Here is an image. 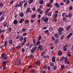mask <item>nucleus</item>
Listing matches in <instances>:
<instances>
[{"label":"nucleus","mask_w":73,"mask_h":73,"mask_svg":"<svg viewBox=\"0 0 73 73\" xmlns=\"http://www.w3.org/2000/svg\"><path fill=\"white\" fill-rule=\"evenodd\" d=\"M33 67V66L32 65H30L29 66V69H31Z\"/></svg>","instance_id":"obj_54"},{"label":"nucleus","mask_w":73,"mask_h":73,"mask_svg":"<svg viewBox=\"0 0 73 73\" xmlns=\"http://www.w3.org/2000/svg\"><path fill=\"white\" fill-rule=\"evenodd\" d=\"M58 34L60 36H61L62 34V31H64V28L62 27H60L58 29Z\"/></svg>","instance_id":"obj_1"},{"label":"nucleus","mask_w":73,"mask_h":73,"mask_svg":"<svg viewBox=\"0 0 73 73\" xmlns=\"http://www.w3.org/2000/svg\"><path fill=\"white\" fill-rule=\"evenodd\" d=\"M33 44L34 45H35L36 44V42H35V40L34 39L33 40Z\"/></svg>","instance_id":"obj_61"},{"label":"nucleus","mask_w":73,"mask_h":73,"mask_svg":"<svg viewBox=\"0 0 73 73\" xmlns=\"http://www.w3.org/2000/svg\"><path fill=\"white\" fill-rule=\"evenodd\" d=\"M55 6H56L57 8H59L60 7V5L57 3H56L55 5Z\"/></svg>","instance_id":"obj_22"},{"label":"nucleus","mask_w":73,"mask_h":73,"mask_svg":"<svg viewBox=\"0 0 73 73\" xmlns=\"http://www.w3.org/2000/svg\"><path fill=\"white\" fill-rule=\"evenodd\" d=\"M66 15V13H63L62 14V16L63 17H64V16H65Z\"/></svg>","instance_id":"obj_42"},{"label":"nucleus","mask_w":73,"mask_h":73,"mask_svg":"<svg viewBox=\"0 0 73 73\" xmlns=\"http://www.w3.org/2000/svg\"><path fill=\"white\" fill-rule=\"evenodd\" d=\"M45 51H43L42 52L41 54V56H44V54H45Z\"/></svg>","instance_id":"obj_35"},{"label":"nucleus","mask_w":73,"mask_h":73,"mask_svg":"<svg viewBox=\"0 0 73 73\" xmlns=\"http://www.w3.org/2000/svg\"><path fill=\"white\" fill-rule=\"evenodd\" d=\"M43 3H44V1H43V0H40L39 2V4H42Z\"/></svg>","instance_id":"obj_31"},{"label":"nucleus","mask_w":73,"mask_h":73,"mask_svg":"<svg viewBox=\"0 0 73 73\" xmlns=\"http://www.w3.org/2000/svg\"><path fill=\"white\" fill-rule=\"evenodd\" d=\"M21 46H20L17 45L16 47V48L17 49H20L21 48Z\"/></svg>","instance_id":"obj_27"},{"label":"nucleus","mask_w":73,"mask_h":73,"mask_svg":"<svg viewBox=\"0 0 73 73\" xmlns=\"http://www.w3.org/2000/svg\"><path fill=\"white\" fill-rule=\"evenodd\" d=\"M36 15L35 14L33 15L32 17V18H35V17H36Z\"/></svg>","instance_id":"obj_41"},{"label":"nucleus","mask_w":73,"mask_h":73,"mask_svg":"<svg viewBox=\"0 0 73 73\" xmlns=\"http://www.w3.org/2000/svg\"><path fill=\"white\" fill-rule=\"evenodd\" d=\"M12 42H13V40L11 39L9 40V43L10 45H12Z\"/></svg>","instance_id":"obj_17"},{"label":"nucleus","mask_w":73,"mask_h":73,"mask_svg":"<svg viewBox=\"0 0 73 73\" xmlns=\"http://www.w3.org/2000/svg\"><path fill=\"white\" fill-rule=\"evenodd\" d=\"M32 11L31 10V9L30 8H28L27 9L26 11V14H28L29 13H32Z\"/></svg>","instance_id":"obj_7"},{"label":"nucleus","mask_w":73,"mask_h":73,"mask_svg":"<svg viewBox=\"0 0 73 73\" xmlns=\"http://www.w3.org/2000/svg\"><path fill=\"white\" fill-rule=\"evenodd\" d=\"M60 41V40L58 39V38H57V39H55V40L54 41V43L55 44H57L58 43V42Z\"/></svg>","instance_id":"obj_11"},{"label":"nucleus","mask_w":73,"mask_h":73,"mask_svg":"<svg viewBox=\"0 0 73 73\" xmlns=\"http://www.w3.org/2000/svg\"><path fill=\"white\" fill-rule=\"evenodd\" d=\"M13 2H14V0H12L11 1V3H10V4L11 5L12 4Z\"/></svg>","instance_id":"obj_60"},{"label":"nucleus","mask_w":73,"mask_h":73,"mask_svg":"<svg viewBox=\"0 0 73 73\" xmlns=\"http://www.w3.org/2000/svg\"><path fill=\"white\" fill-rule=\"evenodd\" d=\"M42 73H46V72L45 71V70H43L41 72Z\"/></svg>","instance_id":"obj_52"},{"label":"nucleus","mask_w":73,"mask_h":73,"mask_svg":"<svg viewBox=\"0 0 73 73\" xmlns=\"http://www.w3.org/2000/svg\"><path fill=\"white\" fill-rule=\"evenodd\" d=\"M51 39L52 41H54V40H55V38H54V37L53 36L52 37V38H51Z\"/></svg>","instance_id":"obj_55"},{"label":"nucleus","mask_w":73,"mask_h":73,"mask_svg":"<svg viewBox=\"0 0 73 73\" xmlns=\"http://www.w3.org/2000/svg\"><path fill=\"white\" fill-rule=\"evenodd\" d=\"M70 2V0H67L66 1V4H68Z\"/></svg>","instance_id":"obj_48"},{"label":"nucleus","mask_w":73,"mask_h":73,"mask_svg":"<svg viewBox=\"0 0 73 73\" xmlns=\"http://www.w3.org/2000/svg\"><path fill=\"white\" fill-rule=\"evenodd\" d=\"M49 11L48 10V9H47L45 12L46 15H47V13H48V12H49Z\"/></svg>","instance_id":"obj_47"},{"label":"nucleus","mask_w":73,"mask_h":73,"mask_svg":"<svg viewBox=\"0 0 73 73\" xmlns=\"http://www.w3.org/2000/svg\"><path fill=\"white\" fill-rule=\"evenodd\" d=\"M68 44H66L64 46L63 48V50L65 52H66L67 50V47H68Z\"/></svg>","instance_id":"obj_10"},{"label":"nucleus","mask_w":73,"mask_h":73,"mask_svg":"<svg viewBox=\"0 0 73 73\" xmlns=\"http://www.w3.org/2000/svg\"><path fill=\"white\" fill-rule=\"evenodd\" d=\"M7 62V61H3L2 62V63L3 64V70H5V68H6V63Z\"/></svg>","instance_id":"obj_3"},{"label":"nucleus","mask_w":73,"mask_h":73,"mask_svg":"<svg viewBox=\"0 0 73 73\" xmlns=\"http://www.w3.org/2000/svg\"><path fill=\"white\" fill-rule=\"evenodd\" d=\"M4 46H7V40H6L5 42Z\"/></svg>","instance_id":"obj_37"},{"label":"nucleus","mask_w":73,"mask_h":73,"mask_svg":"<svg viewBox=\"0 0 73 73\" xmlns=\"http://www.w3.org/2000/svg\"><path fill=\"white\" fill-rule=\"evenodd\" d=\"M48 32H49V31L47 30L44 31L45 33H48Z\"/></svg>","instance_id":"obj_59"},{"label":"nucleus","mask_w":73,"mask_h":73,"mask_svg":"<svg viewBox=\"0 0 73 73\" xmlns=\"http://www.w3.org/2000/svg\"><path fill=\"white\" fill-rule=\"evenodd\" d=\"M52 61L53 62H55L56 61V58L55 57H53L52 58Z\"/></svg>","instance_id":"obj_14"},{"label":"nucleus","mask_w":73,"mask_h":73,"mask_svg":"<svg viewBox=\"0 0 73 73\" xmlns=\"http://www.w3.org/2000/svg\"><path fill=\"white\" fill-rule=\"evenodd\" d=\"M36 10V8L35 7H34L32 9V10L33 11H35Z\"/></svg>","instance_id":"obj_64"},{"label":"nucleus","mask_w":73,"mask_h":73,"mask_svg":"<svg viewBox=\"0 0 73 73\" xmlns=\"http://www.w3.org/2000/svg\"><path fill=\"white\" fill-rule=\"evenodd\" d=\"M48 18L47 17H46L45 18L43 17L42 19V21L44 20V22H46L48 21Z\"/></svg>","instance_id":"obj_8"},{"label":"nucleus","mask_w":73,"mask_h":73,"mask_svg":"<svg viewBox=\"0 0 73 73\" xmlns=\"http://www.w3.org/2000/svg\"><path fill=\"white\" fill-rule=\"evenodd\" d=\"M23 1H21L20 2L19 4H17L16 5L15 7H22V6L23 5Z\"/></svg>","instance_id":"obj_4"},{"label":"nucleus","mask_w":73,"mask_h":73,"mask_svg":"<svg viewBox=\"0 0 73 73\" xmlns=\"http://www.w3.org/2000/svg\"><path fill=\"white\" fill-rule=\"evenodd\" d=\"M72 36V33H70L67 36V38H69L70 37Z\"/></svg>","instance_id":"obj_12"},{"label":"nucleus","mask_w":73,"mask_h":73,"mask_svg":"<svg viewBox=\"0 0 73 73\" xmlns=\"http://www.w3.org/2000/svg\"><path fill=\"white\" fill-rule=\"evenodd\" d=\"M47 28V27L45 26L43 28V30H45V29H46Z\"/></svg>","instance_id":"obj_63"},{"label":"nucleus","mask_w":73,"mask_h":73,"mask_svg":"<svg viewBox=\"0 0 73 73\" xmlns=\"http://www.w3.org/2000/svg\"><path fill=\"white\" fill-rule=\"evenodd\" d=\"M70 10H72L73 9V8L72 7V6H70L69 7Z\"/></svg>","instance_id":"obj_57"},{"label":"nucleus","mask_w":73,"mask_h":73,"mask_svg":"<svg viewBox=\"0 0 73 73\" xmlns=\"http://www.w3.org/2000/svg\"><path fill=\"white\" fill-rule=\"evenodd\" d=\"M30 45V42H28L26 44V46H29Z\"/></svg>","instance_id":"obj_39"},{"label":"nucleus","mask_w":73,"mask_h":73,"mask_svg":"<svg viewBox=\"0 0 73 73\" xmlns=\"http://www.w3.org/2000/svg\"><path fill=\"white\" fill-rule=\"evenodd\" d=\"M58 56H61L62 54V52L61 51H59L58 52Z\"/></svg>","instance_id":"obj_13"},{"label":"nucleus","mask_w":73,"mask_h":73,"mask_svg":"<svg viewBox=\"0 0 73 73\" xmlns=\"http://www.w3.org/2000/svg\"><path fill=\"white\" fill-rule=\"evenodd\" d=\"M41 36L40 35H39L38 38V40L39 41H40V40H41Z\"/></svg>","instance_id":"obj_51"},{"label":"nucleus","mask_w":73,"mask_h":73,"mask_svg":"<svg viewBox=\"0 0 73 73\" xmlns=\"http://www.w3.org/2000/svg\"><path fill=\"white\" fill-rule=\"evenodd\" d=\"M3 16H2L1 17V18L0 19V21H2L3 20V19H4V17H3Z\"/></svg>","instance_id":"obj_36"},{"label":"nucleus","mask_w":73,"mask_h":73,"mask_svg":"<svg viewBox=\"0 0 73 73\" xmlns=\"http://www.w3.org/2000/svg\"><path fill=\"white\" fill-rule=\"evenodd\" d=\"M65 64H66L67 63V61H68V58L66 57H65Z\"/></svg>","instance_id":"obj_29"},{"label":"nucleus","mask_w":73,"mask_h":73,"mask_svg":"<svg viewBox=\"0 0 73 73\" xmlns=\"http://www.w3.org/2000/svg\"><path fill=\"white\" fill-rule=\"evenodd\" d=\"M64 35H62L60 38V40H63V39H64Z\"/></svg>","instance_id":"obj_33"},{"label":"nucleus","mask_w":73,"mask_h":73,"mask_svg":"<svg viewBox=\"0 0 73 73\" xmlns=\"http://www.w3.org/2000/svg\"><path fill=\"white\" fill-rule=\"evenodd\" d=\"M48 17L52 15V13L50 12L48 14Z\"/></svg>","instance_id":"obj_45"},{"label":"nucleus","mask_w":73,"mask_h":73,"mask_svg":"<svg viewBox=\"0 0 73 73\" xmlns=\"http://www.w3.org/2000/svg\"><path fill=\"white\" fill-rule=\"evenodd\" d=\"M33 1V0H29L28 1V3L29 4H31Z\"/></svg>","instance_id":"obj_30"},{"label":"nucleus","mask_w":73,"mask_h":73,"mask_svg":"<svg viewBox=\"0 0 73 73\" xmlns=\"http://www.w3.org/2000/svg\"><path fill=\"white\" fill-rule=\"evenodd\" d=\"M13 23L14 24L17 25V24H18V21L17 20L15 19V20H14Z\"/></svg>","instance_id":"obj_15"},{"label":"nucleus","mask_w":73,"mask_h":73,"mask_svg":"<svg viewBox=\"0 0 73 73\" xmlns=\"http://www.w3.org/2000/svg\"><path fill=\"white\" fill-rule=\"evenodd\" d=\"M24 21V19L22 18L19 21V23H22Z\"/></svg>","instance_id":"obj_19"},{"label":"nucleus","mask_w":73,"mask_h":73,"mask_svg":"<svg viewBox=\"0 0 73 73\" xmlns=\"http://www.w3.org/2000/svg\"><path fill=\"white\" fill-rule=\"evenodd\" d=\"M25 21V22H26L27 23H29V21L28 20H26Z\"/></svg>","instance_id":"obj_56"},{"label":"nucleus","mask_w":73,"mask_h":73,"mask_svg":"<svg viewBox=\"0 0 73 73\" xmlns=\"http://www.w3.org/2000/svg\"><path fill=\"white\" fill-rule=\"evenodd\" d=\"M24 41L23 42H24V43H25V42H26V41H27V38L26 37H25L24 38Z\"/></svg>","instance_id":"obj_32"},{"label":"nucleus","mask_w":73,"mask_h":73,"mask_svg":"<svg viewBox=\"0 0 73 73\" xmlns=\"http://www.w3.org/2000/svg\"><path fill=\"white\" fill-rule=\"evenodd\" d=\"M7 24H8L7 22H4L3 23V25L4 27H6V26L7 25Z\"/></svg>","instance_id":"obj_18"},{"label":"nucleus","mask_w":73,"mask_h":73,"mask_svg":"<svg viewBox=\"0 0 73 73\" xmlns=\"http://www.w3.org/2000/svg\"><path fill=\"white\" fill-rule=\"evenodd\" d=\"M63 20L64 21H66V18L65 17H64L63 18Z\"/></svg>","instance_id":"obj_50"},{"label":"nucleus","mask_w":73,"mask_h":73,"mask_svg":"<svg viewBox=\"0 0 73 73\" xmlns=\"http://www.w3.org/2000/svg\"><path fill=\"white\" fill-rule=\"evenodd\" d=\"M37 49V47L35 46V47L33 48L32 49L30 50L31 53H34L36 50Z\"/></svg>","instance_id":"obj_6"},{"label":"nucleus","mask_w":73,"mask_h":73,"mask_svg":"<svg viewBox=\"0 0 73 73\" xmlns=\"http://www.w3.org/2000/svg\"><path fill=\"white\" fill-rule=\"evenodd\" d=\"M22 52H25V49L23 48L22 49Z\"/></svg>","instance_id":"obj_62"},{"label":"nucleus","mask_w":73,"mask_h":73,"mask_svg":"<svg viewBox=\"0 0 73 73\" xmlns=\"http://www.w3.org/2000/svg\"><path fill=\"white\" fill-rule=\"evenodd\" d=\"M57 69V67L56 66L54 65L53 66V69L54 70H56Z\"/></svg>","instance_id":"obj_38"},{"label":"nucleus","mask_w":73,"mask_h":73,"mask_svg":"<svg viewBox=\"0 0 73 73\" xmlns=\"http://www.w3.org/2000/svg\"><path fill=\"white\" fill-rule=\"evenodd\" d=\"M64 57H62L61 58H60V61H64Z\"/></svg>","instance_id":"obj_21"},{"label":"nucleus","mask_w":73,"mask_h":73,"mask_svg":"<svg viewBox=\"0 0 73 73\" xmlns=\"http://www.w3.org/2000/svg\"><path fill=\"white\" fill-rule=\"evenodd\" d=\"M54 36L56 38H57L58 37V34L57 33L55 34L54 35Z\"/></svg>","instance_id":"obj_25"},{"label":"nucleus","mask_w":73,"mask_h":73,"mask_svg":"<svg viewBox=\"0 0 73 73\" xmlns=\"http://www.w3.org/2000/svg\"><path fill=\"white\" fill-rule=\"evenodd\" d=\"M50 5L49 3H47L46 4V6H47L48 7H50Z\"/></svg>","instance_id":"obj_58"},{"label":"nucleus","mask_w":73,"mask_h":73,"mask_svg":"<svg viewBox=\"0 0 73 73\" xmlns=\"http://www.w3.org/2000/svg\"><path fill=\"white\" fill-rule=\"evenodd\" d=\"M36 64L38 66H40V65L41 64V61H40V60H38L37 62H36Z\"/></svg>","instance_id":"obj_9"},{"label":"nucleus","mask_w":73,"mask_h":73,"mask_svg":"<svg viewBox=\"0 0 73 73\" xmlns=\"http://www.w3.org/2000/svg\"><path fill=\"white\" fill-rule=\"evenodd\" d=\"M23 40V36H21L20 38V41H21V42H22Z\"/></svg>","instance_id":"obj_26"},{"label":"nucleus","mask_w":73,"mask_h":73,"mask_svg":"<svg viewBox=\"0 0 73 73\" xmlns=\"http://www.w3.org/2000/svg\"><path fill=\"white\" fill-rule=\"evenodd\" d=\"M24 16V13L23 12H21L20 14H19V16L21 17H22Z\"/></svg>","instance_id":"obj_24"},{"label":"nucleus","mask_w":73,"mask_h":73,"mask_svg":"<svg viewBox=\"0 0 73 73\" xmlns=\"http://www.w3.org/2000/svg\"><path fill=\"white\" fill-rule=\"evenodd\" d=\"M27 35V33H24L23 34L22 36H23V37H25Z\"/></svg>","instance_id":"obj_40"},{"label":"nucleus","mask_w":73,"mask_h":73,"mask_svg":"<svg viewBox=\"0 0 73 73\" xmlns=\"http://www.w3.org/2000/svg\"><path fill=\"white\" fill-rule=\"evenodd\" d=\"M64 68H65V65H62L61 66V70H63V69Z\"/></svg>","instance_id":"obj_20"},{"label":"nucleus","mask_w":73,"mask_h":73,"mask_svg":"<svg viewBox=\"0 0 73 73\" xmlns=\"http://www.w3.org/2000/svg\"><path fill=\"white\" fill-rule=\"evenodd\" d=\"M35 70L34 69L32 70L31 73H35Z\"/></svg>","instance_id":"obj_53"},{"label":"nucleus","mask_w":73,"mask_h":73,"mask_svg":"<svg viewBox=\"0 0 73 73\" xmlns=\"http://www.w3.org/2000/svg\"><path fill=\"white\" fill-rule=\"evenodd\" d=\"M26 30H26V29H25V28H24L22 29V32H25Z\"/></svg>","instance_id":"obj_43"},{"label":"nucleus","mask_w":73,"mask_h":73,"mask_svg":"<svg viewBox=\"0 0 73 73\" xmlns=\"http://www.w3.org/2000/svg\"><path fill=\"white\" fill-rule=\"evenodd\" d=\"M38 49H40V51H43L44 49V47H42V45H39L38 48Z\"/></svg>","instance_id":"obj_5"},{"label":"nucleus","mask_w":73,"mask_h":73,"mask_svg":"<svg viewBox=\"0 0 73 73\" xmlns=\"http://www.w3.org/2000/svg\"><path fill=\"white\" fill-rule=\"evenodd\" d=\"M72 14H71L70 13H69L68 15V17H70H70H72Z\"/></svg>","instance_id":"obj_46"},{"label":"nucleus","mask_w":73,"mask_h":73,"mask_svg":"<svg viewBox=\"0 0 73 73\" xmlns=\"http://www.w3.org/2000/svg\"><path fill=\"white\" fill-rule=\"evenodd\" d=\"M70 28H71V25H69L66 27V31H69Z\"/></svg>","instance_id":"obj_16"},{"label":"nucleus","mask_w":73,"mask_h":73,"mask_svg":"<svg viewBox=\"0 0 73 73\" xmlns=\"http://www.w3.org/2000/svg\"><path fill=\"white\" fill-rule=\"evenodd\" d=\"M40 42L38 41L35 44V46H38V45H40Z\"/></svg>","instance_id":"obj_28"},{"label":"nucleus","mask_w":73,"mask_h":73,"mask_svg":"<svg viewBox=\"0 0 73 73\" xmlns=\"http://www.w3.org/2000/svg\"><path fill=\"white\" fill-rule=\"evenodd\" d=\"M51 66H54V63L53 62H51L49 64Z\"/></svg>","instance_id":"obj_34"},{"label":"nucleus","mask_w":73,"mask_h":73,"mask_svg":"<svg viewBox=\"0 0 73 73\" xmlns=\"http://www.w3.org/2000/svg\"><path fill=\"white\" fill-rule=\"evenodd\" d=\"M28 3V1H27L25 3H24V6L23 7H26V6H27V4Z\"/></svg>","instance_id":"obj_23"},{"label":"nucleus","mask_w":73,"mask_h":73,"mask_svg":"<svg viewBox=\"0 0 73 73\" xmlns=\"http://www.w3.org/2000/svg\"><path fill=\"white\" fill-rule=\"evenodd\" d=\"M1 58L3 60H7L8 58L6 57V54L4 53L1 54Z\"/></svg>","instance_id":"obj_2"},{"label":"nucleus","mask_w":73,"mask_h":73,"mask_svg":"<svg viewBox=\"0 0 73 73\" xmlns=\"http://www.w3.org/2000/svg\"><path fill=\"white\" fill-rule=\"evenodd\" d=\"M41 42L43 44H44L45 43V40L42 39L41 40Z\"/></svg>","instance_id":"obj_44"},{"label":"nucleus","mask_w":73,"mask_h":73,"mask_svg":"<svg viewBox=\"0 0 73 73\" xmlns=\"http://www.w3.org/2000/svg\"><path fill=\"white\" fill-rule=\"evenodd\" d=\"M24 45H25V43L24 42H22L21 43V46H23Z\"/></svg>","instance_id":"obj_49"}]
</instances>
